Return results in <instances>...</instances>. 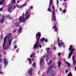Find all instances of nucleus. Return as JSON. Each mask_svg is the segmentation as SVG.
Returning <instances> with one entry per match:
<instances>
[{
    "label": "nucleus",
    "mask_w": 76,
    "mask_h": 76,
    "mask_svg": "<svg viewBox=\"0 0 76 76\" xmlns=\"http://www.w3.org/2000/svg\"><path fill=\"white\" fill-rule=\"evenodd\" d=\"M13 37H12V34L9 33L7 36H6L4 39V42L3 45V48L6 50L9 48L11 46Z\"/></svg>",
    "instance_id": "f257e3e1"
},
{
    "label": "nucleus",
    "mask_w": 76,
    "mask_h": 76,
    "mask_svg": "<svg viewBox=\"0 0 76 76\" xmlns=\"http://www.w3.org/2000/svg\"><path fill=\"white\" fill-rule=\"evenodd\" d=\"M24 13H23V15L21 16H20L19 20L20 22H24L26 19H28L31 15V13L29 12V11L27 10L26 12L25 15V18L24 17Z\"/></svg>",
    "instance_id": "f03ea898"
},
{
    "label": "nucleus",
    "mask_w": 76,
    "mask_h": 76,
    "mask_svg": "<svg viewBox=\"0 0 76 76\" xmlns=\"http://www.w3.org/2000/svg\"><path fill=\"white\" fill-rule=\"evenodd\" d=\"M69 51L71 50V52H70L69 54L68 58L69 59H70L71 58V56H72L73 54V51H75V48H73V45H70L69 48L68 49Z\"/></svg>",
    "instance_id": "7ed1b4c3"
},
{
    "label": "nucleus",
    "mask_w": 76,
    "mask_h": 76,
    "mask_svg": "<svg viewBox=\"0 0 76 76\" xmlns=\"http://www.w3.org/2000/svg\"><path fill=\"white\" fill-rule=\"evenodd\" d=\"M57 41L59 47H61V46H62V47H63L64 48L66 47L65 44L63 42H62L60 41V39H58Z\"/></svg>",
    "instance_id": "20e7f679"
},
{
    "label": "nucleus",
    "mask_w": 76,
    "mask_h": 76,
    "mask_svg": "<svg viewBox=\"0 0 76 76\" xmlns=\"http://www.w3.org/2000/svg\"><path fill=\"white\" fill-rule=\"evenodd\" d=\"M8 12H10L13 10L15 9H16V7L15 6H12L11 4H10L8 6Z\"/></svg>",
    "instance_id": "39448f33"
},
{
    "label": "nucleus",
    "mask_w": 76,
    "mask_h": 76,
    "mask_svg": "<svg viewBox=\"0 0 76 76\" xmlns=\"http://www.w3.org/2000/svg\"><path fill=\"white\" fill-rule=\"evenodd\" d=\"M36 40L37 41H39V39H40V38L41 36V33L40 32H38L36 34Z\"/></svg>",
    "instance_id": "423d86ee"
},
{
    "label": "nucleus",
    "mask_w": 76,
    "mask_h": 76,
    "mask_svg": "<svg viewBox=\"0 0 76 76\" xmlns=\"http://www.w3.org/2000/svg\"><path fill=\"white\" fill-rule=\"evenodd\" d=\"M55 12H56V13L57 12V9H56L55 10H53V14H52V20H56V14H55Z\"/></svg>",
    "instance_id": "0eeeda50"
},
{
    "label": "nucleus",
    "mask_w": 76,
    "mask_h": 76,
    "mask_svg": "<svg viewBox=\"0 0 76 76\" xmlns=\"http://www.w3.org/2000/svg\"><path fill=\"white\" fill-rule=\"evenodd\" d=\"M39 41H37L36 43L34 45L33 48L34 49V50H37V48L39 47Z\"/></svg>",
    "instance_id": "6e6552de"
},
{
    "label": "nucleus",
    "mask_w": 76,
    "mask_h": 76,
    "mask_svg": "<svg viewBox=\"0 0 76 76\" xmlns=\"http://www.w3.org/2000/svg\"><path fill=\"white\" fill-rule=\"evenodd\" d=\"M26 6H27V3H25L21 6H20L18 4L16 5V6L18 7V9H22V8H23L24 7Z\"/></svg>",
    "instance_id": "1a4fd4ad"
},
{
    "label": "nucleus",
    "mask_w": 76,
    "mask_h": 76,
    "mask_svg": "<svg viewBox=\"0 0 76 76\" xmlns=\"http://www.w3.org/2000/svg\"><path fill=\"white\" fill-rule=\"evenodd\" d=\"M4 68H6V67L8 65V61L6 60V58H4Z\"/></svg>",
    "instance_id": "9d476101"
},
{
    "label": "nucleus",
    "mask_w": 76,
    "mask_h": 76,
    "mask_svg": "<svg viewBox=\"0 0 76 76\" xmlns=\"http://www.w3.org/2000/svg\"><path fill=\"white\" fill-rule=\"evenodd\" d=\"M32 70H33V69L32 68H30L28 70V73L29 74L30 76H32Z\"/></svg>",
    "instance_id": "9b49d317"
},
{
    "label": "nucleus",
    "mask_w": 76,
    "mask_h": 76,
    "mask_svg": "<svg viewBox=\"0 0 76 76\" xmlns=\"http://www.w3.org/2000/svg\"><path fill=\"white\" fill-rule=\"evenodd\" d=\"M5 18V17H4V16H2V18L0 20V23H2L4 22Z\"/></svg>",
    "instance_id": "f8f14e48"
},
{
    "label": "nucleus",
    "mask_w": 76,
    "mask_h": 76,
    "mask_svg": "<svg viewBox=\"0 0 76 76\" xmlns=\"http://www.w3.org/2000/svg\"><path fill=\"white\" fill-rule=\"evenodd\" d=\"M53 29H54L55 32H58V27L56 26L55 25L53 27Z\"/></svg>",
    "instance_id": "ddd939ff"
},
{
    "label": "nucleus",
    "mask_w": 76,
    "mask_h": 76,
    "mask_svg": "<svg viewBox=\"0 0 76 76\" xmlns=\"http://www.w3.org/2000/svg\"><path fill=\"white\" fill-rule=\"evenodd\" d=\"M44 58H42L40 60V64H44Z\"/></svg>",
    "instance_id": "4468645a"
},
{
    "label": "nucleus",
    "mask_w": 76,
    "mask_h": 76,
    "mask_svg": "<svg viewBox=\"0 0 76 76\" xmlns=\"http://www.w3.org/2000/svg\"><path fill=\"white\" fill-rule=\"evenodd\" d=\"M27 60L28 61H29V64H30V65H32V61H31V59L28 58Z\"/></svg>",
    "instance_id": "2eb2a0df"
},
{
    "label": "nucleus",
    "mask_w": 76,
    "mask_h": 76,
    "mask_svg": "<svg viewBox=\"0 0 76 76\" xmlns=\"http://www.w3.org/2000/svg\"><path fill=\"white\" fill-rule=\"evenodd\" d=\"M22 28L20 27L19 29L18 30V33H22Z\"/></svg>",
    "instance_id": "dca6fc26"
},
{
    "label": "nucleus",
    "mask_w": 76,
    "mask_h": 76,
    "mask_svg": "<svg viewBox=\"0 0 76 76\" xmlns=\"http://www.w3.org/2000/svg\"><path fill=\"white\" fill-rule=\"evenodd\" d=\"M52 67H53V66H51L48 68V71L46 72V74H48V73H49L50 72V69H51L52 68Z\"/></svg>",
    "instance_id": "f3484780"
},
{
    "label": "nucleus",
    "mask_w": 76,
    "mask_h": 76,
    "mask_svg": "<svg viewBox=\"0 0 76 76\" xmlns=\"http://www.w3.org/2000/svg\"><path fill=\"white\" fill-rule=\"evenodd\" d=\"M65 63H66V64L67 65V66H68V67H70V64L69 63V62H67L66 61H65Z\"/></svg>",
    "instance_id": "a211bd4d"
},
{
    "label": "nucleus",
    "mask_w": 76,
    "mask_h": 76,
    "mask_svg": "<svg viewBox=\"0 0 76 76\" xmlns=\"http://www.w3.org/2000/svg\"><path fill=\"white\" fill-rule=\"evenodd\" d=\"M50 5H49V7L51 6V4H52V3H53V0H50Z\"/></svg>",
    "instance_id": "6ab92c4d"
},
{
    "label": "nucleus",
    "mask_w": 76,
    "mask_h": 76,
    "mask_svg": "<svg viewBox=\"0 0 76 76\" xmlns=\"http://www.w3.org/2000/svg\"><path fill=\"white\" fill-rule=\"evenodd\" d=\"M34 55H35V53L33 52L32 53V54L30 56V58H32V57H33V56H34Z\"/></svg>",
    "instance_id": "aec40b11"
},
{
    "label": "nucleus",
    "mask_w": 76,
    "mask_h": 76,
    "mask_svg": "<svg viewBox=\"0 0 76 76\" xmlns=\"http://www.w3.org/2000/svg\"><path fill=\"white\" fill-rule=\"evenodd\" d=\"M4 4V1H0V6L1 4H2V5H3Z\"/></svg>",
    "instance_id": "412c9836"
},
{
    "label": "nucleus",
    "mask_w": 76,
    "mask_h": 76,
    "mask_svg": "<svg viewBox=\"0 0 76 76\" xmlns=\"http://www.w3.org/2000/svg\"><path fill=\"white\" fill-rule=\"evenodd\" d=\"M15 26H16V27H17L19 26V23H15Z\"/></svg>",
    "instance_id": "4be33fe9"
},
{
    "label": "nucleus",
    "mask_w": 76,
    "mask_h": 76,
    "mask_svg": "<svg viewBox=\"0 0 76 76\" xmlns=\"http://www.w3.org/2000/svg\"><path fill=\"white\" fill-rule=\"evenodd\" d=\"M58 66L59 67H60V66H61V62L60 61H59L58 63Z\"/></svg>",
    "instance_id": "5701e85b"
},
{
    "label": "nucleus",
    "mask_w": 76,
    "mask_h": 76,
    "mask_svg": "<svg viewBox=\"0 0 76 76\" xmlns=\"http://www.w3.org/2000/svg\"><path fill=\"white\" fill-rule=\"evenodd\" d=\"M50 48H46V51H47V53H49V52H48V51L50 50Z\"/></svg>",
    "instance_id": "b1692460"
},
{
    "label": "nucleus",
    "mask_w": 76,
    "mask_h": 76,
    "mask_svg": "<svg viewBox=\"0 0 76 76\" xmlns=\"http://www.w3.org/2000/svg\"><path fill=\"white\" fill-rule=\"evenodd\" d=\"M45 38H42L40 40V41H44V40H45Z\"/></svg>",
    "instance_id": "393cba45"
},
{
    "label": "nucleus",
    "mask_w": 76,
    "mask_h": 76,
    "mask_svg": "<svg viewBox=\"0 0 76 76\" xmlns=\"http://www.w3.org/2000/svg\"><path fill=\"white\" fill-rule=\"evenodd\" d=\"M32 65L33 67H35L36 66V63H35V62H34L33 64Z\"/></svg>",
    "instance_id": "a878e982"
},
{
    "label": "nucleus",
    "mask_w": 76,
    "mask_h": 76,
    "mask_svg": "<svg viewBox=\"0 0 76 76\" xmlns=\"http://www.w3.org/2000/svg\"><path fill=\"white\" fill-rule=\"evenodd\" d=\"M52 62H53V61H49V63H48V65H50V64H51L52 63Z\"/></svg>",
    "instance_id": "bb28decb"
},
{
    "label": "nucleus",
    "mask_w": 76,
    "mask_h": 76,
    "mask_svg": "<svg viewBox=\"0 0 76 76\" xmlns=\"http://www.w3.org/2000/svg\"><path fill=\"white\" fill-rule=\"evenodd\" d=\"M66 12H67V10H63L62 11V13H66Z\"/></svg>",
    "instance_id": "cd10ccee"
},
{
    "label": "nucleus",
    "mask_w": 76,
    "mask_h": 76,
    "mask_svg": "<svg viewBox=\"0 0 76 76\" xmlns=\"http://www.w3.org/2000/svg\"><path fill=\"white\" fill-rule=\"evenodd\" d=\"M72 73L69 72L68 74V76H72Z\"/></svg>",
    "instance_id": "c85d7f7f"
},
{
    "label": "nucleus",
    "mask_w": 76,
    "mask_h": 76,
    "mask_svg": "<svg viewBox=\"0 0 76 76\" xmlns=\"http://www.w3.org/2000/svg\"><path fill=\"white\" fill-rule=\"evenodd\" d=\"M52 9L53 10L55 9V7H54V5H52Z\"/></svg>",
    "instance_id": "c756f323"
},
{
    "label": "nucleus",
    "mask_w": 76,
    "mask_h": 76,
    "mask_svg": "<svg viewBox=\"0 0 76 76\" xmlns=\"http://www.w3.org/2000/svg\"><path fill=\"white\" fill-rule=\"evenodd\" d=\"M73 61V63L74 65H76V61L75 60H74Z\"/></svg>",
    "instance_id": "7c9ffc66"
},
{
    "label": "nucleus",
    "mask_w": 76,
    "mask_h": 76,
    "mask_svg": "<svg viewBox=\"0 0 76 76\" xmlns=\"http://www.w3.org/2000/svg\"><path fill=\"white\" fill-rule=\"evenodd\" d=\"M7 18H9V19H10V18H11V17H10V15H7Z\"/></svg>",
    "instance_id": "2f4dec72"
},
{
    "label": "nucleus",
    "mask_w": 76,
    "mask_h": 76,
    "mask_svg": "<svg viewBox=\"0 0 76 76\" xmlns=\"http://www.w3.org/2000/svg\"><path fill=\"white\" fill-rule=\"evenodd\" d=\"M53 73H52V76H55V71H53Z\"/></svg>",
    "instance_id": "473e14b6"
},
{
    "label": "nucleus",
    "mask_w": 76,
    "mask_h": 76,
    "mask_svg": "<svg viewBox=\"0 0 76 76\" xmlns=\"http://www.w3.org/2000/svg\"><path fill=\"white\" fill-rule=\"evenodd\" d=\"M72 58L73 61L75 60V56L74 55L73 56Z\"/></svg>",
    "instance_id": "72a5a7b5"
},
{
    "label": "nucleus",
    "mask_w": 76,
    "mask_h": 76,
    "mask_svg": "<svg viewBox=\"0 0 76 76\" xmlns=\"http://www.w3.org/2000/svg\"><path fill=\"white\" fill-rule=\"evenodd\" d=\"M50 7H49L48 9V11H49V12H51V8H50Z\"/></svg>",
    "instance_id": "f704fd0d"
},
{
    "label": "nucleus",
    "mask_w": 76,
    "mask_h": 76,
    "mask_svg": "<svg viewBox=\"0 0 76 76\" xmlns=\"http://www.w3.org/2000/svg\"><path fill=\"white\" fill-rule=\"evenodd\" d=\"M61 53H58L57 55H58V56H60V55H61Z\"/></svg>",
    "instance_id": "c9c22d12"
},
{
    "label": "nucleus",
    "mask_w": 76,
    "mask_h": 76,
    "mask_svg": "<svg viewBox=\"0 0 76 76\" xmlns=\"http://www.w3.org/2000/svg\"><path fill=\"white\" fill-rule=\"evenodd\" d=\"M13 0V2H12L13 4H15V2H16V1H15V0Z\"/></svg>",
    "instance_id": "e433bc0d"
},
{
    "label": "nucleus",
    "mask_w": 76,
    "mask_h": 76,
    "mask_svg": "<svg viewBox=\"0 0 76 76\" xmlns=\"http://www.w3.org/2000/svg\"><path fill=\"white\" fill-rule=\"evenodd\" d=\"M14 48H15V49H16V48H17V45H15L14 46Z\"/></svg>",
    "instance_id": "4c0bfd02"
},
{
    "label": "nucleus",
    "mask_w": 76,
    "mask_h": 76,
    "mask_svg": "<svg viewBox=\"0 0 76 76\" xmlns=\"http://www.w3.org/2000/svg\"><path fill=\"white\" fill-rule=\"evenodd\" d=\"M3 9V7H1L0 8V11H2Z\"/></svg>",
    "instance_id": "58836bf2"
},
{
    "label": "nucleus",
    "mask_w": 76,
    "mask_h": 76,
    "mask_svg": "<svg viewBox=\"0 0 76 76\" xmlns=\"http://www.w3.org/2000/svg\"><path fill=\"white\" fill-rule=\"evenodd\" d=\"M45 42H47L48 41V39H45Z\"/></svg>",
    "instance_id": "ea45409f"
},
{
    "label": "nucleus",
    "mask_w": 76,
    "mask_h": 76,
    "mask_svg": "<svg viewBox=\"0 0 76 76\" xmlns=\"http://www.w3.org/2000/svg\"><path fill=\"white\" fill-rule=\"evenodd\" d=\"M57 4H58L59 2H58V0H57Z\"/></svg>",
    "instance_id": "a19ab883"
},
{
    "label": "nucleus",
    "mask_w": 76,
    "mask_h": 76,
    "mask_svg": "<svg viewBox=\"0 0 76 76\" xmlns=\"http://www.w3.org/2000/svg\"><path fill=\"white\" fill-rule=\"evenodd\" d=\"M30 9H31V10L33 9V6H31L30 7Z\"/></svg>",
    "instance_id": "79ce46f5"
},
{
    "label": "nucleus",
    "mask_w": 76,
    "mask_h": 76,
    "mask_svg": "<svg viewBox=\"0 0 76 76\" xmlns=\"http://www.w3.org/2000/svg\"><path fill=\"white\" fill-rule=\"evenodd\" d=\"M39 48H41L42 47V45H39Z\"/></svg>",
    "instance_id": "37998d69"
},
{
    "label": "nucleus",
    "mask_w": 76,
    "mask_h": 76,
    "mask_svg": "<svg viewBox=\"0 0 76 76\" xmlns=\"http://www.w3.org/2000/svg\"><path fill=\"white\" fill-rule=\"evenodd\" d=\"M13 32L14 33H15V32H16V30H14V31H13Z\"/></svg>",
    "instance_id": "c03bdc74"
},
{
    "label": "nucleus",
    "mask_w": 76,
    "mask_h": 76,
    "mask_svg": "<svg viewBox=\"0 0 76 76\" xmlns=\"http://www.w3.org/2000/svg\"><path fill=\"white\" fill-rule=\"evenodd\" d=\"M48 60H49V58H47L46 59V60L47 61H48Z\"/></svg>",
    "instance_id": "a18cd8bd"
},
{
    "label": "nucleus",
    "mask_w": 76,
    "mask_h": 76,
    "mask_svg": "<svg viewBox=\"0 0 76 76\" xmlns=\"http://www.w3.org/2000/svg\"><path fill=\"white\" fill-rule=\"evenodd\" d=\"M18 50H19V48L18 49L16 50V52H17V53H18Z\"/></svg>",
    "instance_id": "49530a36"
},
{
    "label": "nucleus",
    "mask_w": 76,
    "mask_h": 76,
    "mask_svg": "<svg viewBox=\"0 0 76 76\" xmlns=\"http://www.w3.org/2000/svg\"><path fill=\"white\" fill-rule=\"evenodd\" d=\"M16 44V41H14V44Z\"/></svg>",
    "instance_id": "de8ad7c7"
},
{
    "label": "nucleus",
    "mask_w": 76,
    "mask_h": 76,
    "mask_svg": "<svg viewBox=\"0 0 76 76\" xmlns=\"http://www.w3.org/2000/svg\"><path fill=\"white\" fill-rule=\"evenodd\" d=\"M53 49L54 50H56V48L55 47H53Z\"/></svg>",
    "instance_id": "09e8293b"
},
{
    "label": "nucleus",
    "mask_w": 76,
    "mask_h": 76,
    "mask_svg": "<svg viewBox=\"0 0 76 76\" xmlns=\"http://www.w3.org/2000/svg\"><path fill=\"white\" fill-rule=\"evenodd\" d=\"M67 72H68V70H66V73H67Z\"/></svg>",
    "instance_id": "8fccbe9b"
},
{
    "label": "nucleus",
    "mask_w": 76,
    "mask_h": 76,
    "mask_svg": "<svg viewBox=\"0 0 76 76\" xmlns=\"http://www.w3.org/2000/svg\"><path fill=\"white\" fill-rule=\"evenodd\" d=\"M1 69H0V74H2V72H0Z\"/></svg>",
    "instance_id": "3c124183"
},
{
    "label": "nucleus",
    "mask_w": 76,
    "mask_h": 76,
    "mask_svg": "<svg viewBox=\"0 0 76 76\" xmlns=\"http://www.w3.org/2000/svg\"><path fill=\"white\" fill-rule=\"evenodd\" d=\"M75 71H76V66L75 67Z\"/></svg>",
    "instance_id": "603ef678"
},
{
    "label": "nucleus",
    "mask_w": 76,
    "mask_h": 76,
    "mask_svg": "<svg viewBox=\"0 0 76 76\" xmlns=\"http://www.w3.org/2000/svg\"><path fill=\"white\" fill-rule=\"evenodd\" d=\"M64 2H66V1H67V0H64Z\"/></svg>",
    "instance_id": "864d4df0"
},
{
    "label": "nucleus",
    "mask_w": 76,
    "mask_h": 76,
    "mask_svg": "<svg viewBox=\"0 0 76 76\" xmlns=\"http://www.w3.org/2000/svg\"><path fill=\"white\" fill-rule=\"evenodd\" d=\"M37 53H38V52H39V50H37V51H36Z\"/></svg>",
    "instance_id": "5fc2aeb1"
},
{
    "label": "nucleus",
    "mask_w": 76,
    "mask_h": 76,
    "mask_svg": "<svg viewBox=\"0 0 76 76\" xmlns=\"http://www.w3.org/2000/svg\"><path fill=\"white\" fill-rule=\"evenodd\" d=\"M65 7H66V8L67 7V5H65Z\"/></svg>",
    "instance_id": "6e6d98bb"
},
{
    "label": "nucleus",
    "mask_w": 76,
    "mask_h": 76,
    "mask_svg": "<svg viewBox=\"0 0 76 76\" xmlns=\"http://www.w3.org/2000/svg\"><path fill=\"white\" fill-rule=\"evenodd\" d=\"M62 10V9L61 8L60 9V11H61Z\"/></svg>",
    "instance_id": "4d7b16f0"
},
{
    "label": "nucleus",
    "mask_w": 76,
    "mask_h": 76,
    "mask_svg": "<svg viewBox=\"0 0 76 76\" xmlns=\"http://www.w3.org/2000/svg\"><path fill=\"white\" fill-rule=\"evenodd\" d=\"M17 3H19V1H17Z\"/></svg>",
    "instance_id": "13d9d810"
},
{
    "label": "nucleus",
    "mask_w": 76,
    "mask_h": 76,
    "mask_svg": "<svg viewBox=\"0 0 76 76\" xmlns=\"http://www.w3.org/2000/svg\"><path fill=\"white\" fill-rule=\"evenodd\" d=\"M32 60H33V59H31V61H32Z\"/></svg>",
    "instance_id": "bf43d9fd"
},
{
    "label": "nucleus",
    "mask_w": 76,
    "mask_h": 76,
    "mask_svg": "<svg viewBox=\"0 0 76 76\" xmlns=\"http://www.w3.org/2000/svg\"><path fill=\"white\" fill-rule=\"evenodd\" d=\"M1 37V39H2V37Z\"/></svg>",
    "instance_id": "052dcab7"
},
{
    "label": "nucleus",
    "mask_w": 76,
    "mask_h": 76,
    "mask_svg": "<svg viewBox=\"0 0 76 76\" xmlns=\"http://www.w3.org/2000/svg\"><path fill=\"white\" fill-rule=\"evenodd\" d=\"M60 1H62V0H60Z\"/></svg>",
    "instance_id": "680f3d73"
},
{
    "label": "nucleus",
    "mask_w": 76,
    "mask_h": 76,
    "mask_svg": "<svg viewBox=\"0 0 76 76\" xmlns=\"http://www.w3.org/2000/svg\"><path fill=\"white\" fill-rule=\"evenodd\" d=\"M42 76H44V75H42Z\"/></svg>",
    "instance_id": "e2e57ef3"
},
{
    "label": "nucleus",
    "mask_w": 76,
    "mask_h": 76,
    "mask_svg": "<svg viewBox=\"0 0 76 76\" xmlns=\"http://www.w3.org/2000/svg\"><path fill=\"white\" fill-rule=\"evenodd\" d=\"M4 54H6V53H4Z\"/></svg>",
    "instance_id": "0e129e2a"
},
{
    "label": "nucleus",
    "mask_w": 76,
    "mask_h": 76,
    "mask_svg": "<svg viewBox=\"0 0 76 76\" xmlns=\"http://www.w3.org/2000/svg\"><path fill=\"white\" fill-rule=\"evenodd\" d=\"M54 64H53V65H54Z\"/></svg>",
    "instance_id": "69168bd1"
},
{
    "label": "nucleus",
    "mask_w": 76,
    "mask_h": 76,
    "mask_svg": "<svg viewBox=\"0 0 76 76\" xmlns=\"http://www.w3.org/2000/svg\"><path fill=\"white\" fill-rule=\"evenodd\" d=\"M1 47V46H0V48Z\"/></svg>",
    "instance_id": "338daca9"
},
{
    "label": "nucleus",
    "mask_w": 76,
    "mask_h": 76,
    "mask_svg": "<svg viewBox=\"0 0 76 76\" xmlns=\"http://www.w3.org/2000/svg\"><path fill=\"white\" fill-rule=\"evenodd\" d=\"M50 72H52V71H50Z\"/></svg>",
    "instance_id": "774afa93"
}]
</instances>
